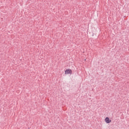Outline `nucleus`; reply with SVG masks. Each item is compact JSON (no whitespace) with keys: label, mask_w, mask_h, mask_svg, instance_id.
<instances>
[{"label":"nucleus","mask_w":129,"mask_h":129,"mask_svg":"<svg viewBox=\"0 0 129 129\" xmlns=\"http://www.w3.org/2000/svg\"><path fill=\"white\" fill-rule=\"evenodd\" d=\"M64 72L65 74H72V70L71 69H67Z\"/></svg>","instance_id":"1"},{"label":"nucleus","mask_w":129,"mask_h":129,"mask_svg":"<svg viewBox=\"0 0 129 129\" xmlns=\"http://www.w3.org/2000/svg\"><path fill=\"white\" fill-rule=\"evenodd\" d=\"M105 121L107 123H110V122H111V120L110 119H109V117H106L105 118Z\"/></svg>","instance_id":"2"},{"label":"nucleus","mask_w":129,"mask_h":129,"mask_svg":"<svg viewBox=\"0 0 129 129\" xmlns=\"http://www.w3.org/2000/svg\"><path fill=\"white\" fill-rule=\"evenodd\" d=\"M92 36H94V33H93Z\"/></svg>","instance_id":"3"}]
</instances>
